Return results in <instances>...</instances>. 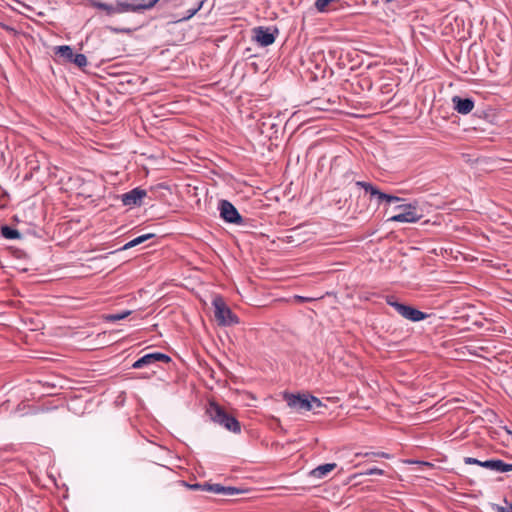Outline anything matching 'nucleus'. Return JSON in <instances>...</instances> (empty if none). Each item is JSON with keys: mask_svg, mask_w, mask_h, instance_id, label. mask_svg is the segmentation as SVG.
<instances>
[{"mask_svg": "<svg viewBox=\"0 0 512 512\" xmlns=\"http://www.w3.org/2000/svg\"><path fill=\"white\" fill-rule=\"evenodd\" d=\"M206 412L213 422L223 426L228 431L236 434L241 432L240 422L234 416L228 414L216 402L211 401Z\"/></svg>", "mask_w": 512, "mask_h": 512, "instance_id": "1", "label": "nucleus"}, {"mask_svg": "<svg viewBox=\"0 0 512 512\" xmlns=\"http://www.w3.org/2000/svg\"><path fill=\"white\" fill-rule=\"evenodd\" d=\"M159 0H142V2L137 4H130V3H119L116 6L108 5L106 3H97L96 6L102 10H105L109 15L115 14V13H123L127 11H139V10H145L150 9L154 7V5Z\"/></svg>", "mask_w": 512, "mask_h": 512, "instance_id": "2", "label": "nucleus"}, {"mask_svg": "<svg viewBox=\"0 0 512 512\" xmlns=\"http://www.w3.org/2000/svg\"><path fill=\"white\" fill-rule=\"evenodd\" d=\"M386 302L393 307L403 318L412 322H419L428 317V315L412 306L398 302L394 296H387Z\"/></svg>", "mask_w": 512, "mask_h": 512, "instance_id": "3", "label": "nucleus"}, {"mask_svg": "<svg viewBox=\"0 0 512 512\" xmlns=\"http://www.w3.org/2000/svg\"><path fill=\"white\" fill-rule=\"evenodd\" d=\"M213 306L215 308L214 316L219 324L232 325L238 322L237 317L232 313L222 298H215L213 300Z\"/></svg>", "mask_w": 512, "mask_h": 512, "instance_id": "4", "label": "nucleus"}, {"mask_svg": "<svg viewBox=\"0 0 512 512\" xmlns=\"http://www.w3.org/2000/svg\"><path fill=\"white\" fill-rule=\"evenodd\" d=\"M284 398L287 401L289 407L299 412L312 410L314 403L317 406L321 405L320 400L313 396L308 398L302 397L301 395L285 394Z\"/></svg>", "mask_w": 512, "mask_h": 512, "instance_id": "5", "label": "nucleus"}, {"mask_svg": "<svg viewBox=\"0 0 512 512\" xmlns=\"http://www.w3.org/2000/svg\"><path fill=\"white\" fill-rule=\"evenodd\" d=\"M464 463L468 465H478L483 468L495 471L498 473H505L512 471V464L506 463L500 459H490L486 461H480L473 457H465Z\"/></svg>", "mask_w": 512, "mask_h": 512, "instance_id": "6", "label": "nucleus"}, {"mask_svg": "<svg viewBox=\"0 0 512 512\" xmlns=\"http://www.w3.org/2000/svg\"><path fill=\"white\" fill-rule=\"evenodd\" d=\"M220 217L227 223L242 225L244 224L243 217L239 214L235 206L228 200H221L219 202Z\"/></svg>", "mask_w": 512, "mask_h": 512, "instance_id": "7", "label": "nucleus"}, {"mask_svg": "<svg viewBox=\"0 0 512 512\" xmlns=\"http://www.w3.org/2000/svg\"><path fill=\"white\" fill-rule=\"evenodd\" d=\"M253 39L262 47L269 46L275 42L278 34L277 28L258 26L253 30Z\"/></svg>", "mask_w": 512, "mask_h": 512, "instance_id": "8", "label": "nucleus"}, {"mask_svg": "<svg viewBox=\"0 0 512 512\" xmlns=\"http://www.w3.org/2000/svg\"><path fill=\"white\" fill-rule=\"evenodd\" d=\"M403 211L390 217L388 220L392 222L414 223L421 219L422 215L417 212L414 205L408 204L400 206Z\"/></svg>", "mask_w": 512, "mask_h": 512, "instance_id": "9", "label": "nucleus"}, {"mask_svg": "<svg viewBox=\"0 0 512 512\" xmlns=\"http://www.w3.org/2000/svg\"><path fill=\"white\" fill-rule=\"evenodd\" d=\"M156 362H165L169 363L171 362L170 356L167 354L161 353V352H153L146 354L139 358L137 361H135L132 365L134 369H140L149 365H152Z\"/></svg>", "mask_w": 512, "mask_h": 512, "instance_id": "10", "label": "nucleus"}, {"mask_svg": "<svg viewBox=\"0 0 512 512\" xmlns=\"http://www.w3.org/2000/svg\"><path fill=\"white\" fill-rule=\"evenodd\" d=\"M146 195V190L137 187L127 193H124L121 196V200L125 206H140Z\"/></svg>", "mask_w": 512, "mask_h": 512, "instance_id": "11", "label": "nucleus"}, {"mask_svg": "<svg viewBox=\"0 0 512 512\" xmlns=\"http://www.w3.org/2000/svg\"><path fill=\"white\" fill-rule=\"evenodd\" d=\"M203 490L207 492H211L214 494H220L225 496H233L242 493V490L232 487V486H223L221 484H203Z\"/></svg>", "mask_w": 512, "mask_h": 512, "instance_id": "12", "label": "nucleus"}, {"mask_svg": "<svg viewBox=\"0 0 512 512\" xmlns=\"http://www.w3.org/2000/svg\"><path fill=\"white\" fill-rule=\"evenodd\" d=\"M454 109L459 114H469L474 108V101L471 98H462L460 96H454L452 98Z\"/></svg>", "mask_w": 512, "mask_h": 512, "instance_id": "13", "label": "nucleus"}, {"mask_svg": "<svg viewBox=\"0 0 512 512\" xmlns=\"http://www.w3.org/2000/svg\"><path fill=\"white\" fill-rule=\"evenodd\" d=\"M339 0H316L315 9L320 13H327L338 8Z\"/></svg>", "mask_w": 512, "mask_h": 512, "instance_id": "14", "label": "nucleus"}, {"mask_svg": "<svg viewBox=\"0 0 512 512\" xmlns=\"http://www.w3.org/2000/svg\"><path fill=\"white\" fill-rule=\"evenodd\" d=\"M335 468H336L335 463H326L323 465H319L318 467L314 468L310 472V476L317 478V479H321V478H324L325 476H327V474L330 473L331 471H333Z\"/></svg>", "mask_w": 512, "mask_h": 512, "instance_id": "15", "label": "nucleus"}, {"mask_svg": "<svg viewBox=\"0 0 512 512\" xmlns=\"http://www.w3.org/2000/svg\"><path fill=\"white\" fill-rule=\"evenodd\" d=\"M155 235L152 234V233H148V234H144V235H141V236H138L134 239H132L131 241H129L128 243H126L123 247L124 250L126 249H130L132 247H135L137 245H140L144 242H146L147 240L153 238Z\"/></svg>", "mask_w": 512, "mask_h": 512, "instance_id": "16", "label": "nucleus"}, {"mask_svg": "<svg viewBox=\"0 0 512 512\" xmlns=\"http://www.w3.org/2000/svg\"><path fill=\"white\" fill-rule=\"evenodd\" d=\"M56 54L60 55L61 57L65 58L67 61L71 62L74 52L72 48L68 45L58 46L56 47Z\"/></svg>", "mask_w": 512, "mask_h": 512, "instance_id": "17", "label": "nucleus"}, {"mask_svg": "<svg viewBox=\"0 0 512 512\" xmlns=\"http://www.w3.org/2000/svg\"><path fill=\"white\" fill-rule=\"evenodd\" d=\"M1 233L3 235V237H5L6 239H18L20 238V233L18 230L14 229V228H11L7 225L3 226L1 228Z\"/></svg>", "mask_w": 512, "mask_h": 512, "instance_id": "18", "label": "nucleus"}, {"mask_svg": "<svg viewBox=\"0 0 512 512\" xmlns=\"http://www.w3.org/2000/svg\"><path fill=\"white\" fill-rule=\"evenodd\" d=\"M130 314H131V311H130V310H125V311L120 312V313L108 314V315H106L104 318H105V320H106V321H109V322H116V321H119V320L125 319V318H126V317H128Z\"/></svg>", "mask_w": 512, "mask_h": 512, "instance_id": "19", "label": "nucleus"}, {"mask_svg": "<svg viewBox=\"0 0 512 512\" xmlns=\"http://www.w3.org/2000/svg\"><path fill=\"white\" fill-rule=\"evenodd\" d=\"M71 63H74L79 68H83L87 65V58L84 54H75L74 53Z\"/></svg>", "mask_w": 512, "mask_h": 512, "instance_id": "20", "label": "nucleus"}, {"mask_svg": "<svg viewBox=\"0 0 512 512\" xmlns=\"http://www.w3.org/2000/svg\"><path fill=\"white\" fill-rule=\"evenodd\" d=\"M505 506L493 504L492 509L495 512H512V503H509L507 500H504Z\"/></svg>", "mask_w": 512, "mask_h": 512, "instance_id": "21", "label": "nucleus"}, {"mask_svg": "<svg viewBox=\"0 0 512 512\" xmlns=\"http://www.w3.org/2000/svg\"><path fill=\"white\" fill-rule=\"evenodd\" d=\"M203 3H204V0H200L197 4L196 7L192 8V9H189L187 11V15L184 16L182 19L183 20H188L190 19L191 17H193L203 6Z\"/></svg>", "mask_w": 512, "mask_h": 512, "instance_id": "22", "label": "nucleus"}, {"mask_svg": "<svg viewBox=\"0 0 512 512\" xmlns=\"http://www.w3.org/2000/svg\"><path fill=\"white\" fill-rule=\"evenodd\" d=\"M363 475H384L385 472L379 468H370L362 473Z\"/></svg>", "mask_w": 512, "mask_h": 512, "instance_id": "23", "label": "nucleus"}, {"mask_svg": "<svg viewBox=\"0 0 512 512\" xmlns=\"http://www.w3.org/2000/svg\"><path fill=\"white\" fill-rule=\"evenodd\" d=\"M356 185L358 187L363 188L365 190V192H367V193H369V191L372 190V188H373V185L371 183L364 182V181H357Z\"/></svg>", "mask_w": 512, "mask_h": 512, "instance_id": "24", "label": "nucleus"}, {"mask_svg": "<svg viewBox=\"0 0 512 512\" xmlns=\"http://www.w3.org/2000/svg\"><path fill=\"white\" fill-rule=\"evenodd\" d=\"M368 455H370V453H365L364 454V456H368ZM371 455L382 457V458H386V459H390L391 458V455L388 454V453H385V452L371 453Z\"/></svg>", "mask_w": 512, "mask_h": 512, "instance_id": "25", "label": "nucleus"}, {"mask_svg": "<svg viewBox=\"0 0 512 512\" xmlns=\"http://www.w3.org/2000/svg\"><path fill=\"white\" fill-rule=\"evenodd\" d=\"M294 298L297 302H311L316 299V298L303 297V296H299V295H296Z\"/></svg>", "mask_w": 512, "mask_h": 512, "instance_id": "26", "label": "nucleus"}, {"mask_svg": "<svg viewBox=\"0 0 512 512\" xmlns=\"http://www.w3.org/2000/svg\"><path fill=\"white\" fill-rule=\"evenodd\" d=\"M398 201H400L399 197L388 194L386 202L392 203V202H398Z\"/></svg>", "mask_w": 512, "mask_h": 512, "instance_id": "27", "label": "nucleus"}, {"mask_svg": "<svg viewBox=\"0 0 512 512\" xmlns=\"http://www.w3.org/2000/svg\"><path fill=\"white\" fill-rule=\"evenodd\" d=\"M387 197H388V194L383 193L381 191H380L379 195H377V199H378L379 203L382 201H386Z\"/></svg>", "mask_w": 512, "mask_h": 512, "instance_id": "28", "label": "nucleus"}, {"mask_svg": "<svg viewBox=\"0 0 512 512\" xmlns=\"http://www.w3.org/2000/svg\"><path fill=\"white\" fill-rule=\"evenodd\" d=\"M379 193H380V190L377 189L375 186H373L372 190L369 191V194L372 197H377V195H379Z\"/></svg>", "mask_w": 512, "mask_h": 512, "instance_id": "29", "label": "nucleus"}, {"mask_svg": "<svg viewBox=\"0 0 512 512\" xmlns=\"http://www.w3.org/2000/svg\"><path fill=\"white\" fill-rule=\"evenodd\" d=\"M190 487L192 489H201V490H203V485L202 484H194V485H191Z\"/></svg>", "mask_w": 512, "mask_h": 512, "instance_id": "30", "label": "nucleus"}, {"mask_svg": "<svg viewBox=\"0 0 512 512\" xmlns=\"http://www.w3.org/2000/svg\"><path fill=\"white\" fill-rule=\"evenodd\" d=\"M7 30L11 31V32H15V29L14 28H7Z\"/></svg>", "mask_w": 512, "mask_h": 512, "instance_id": "31", "label": "nucleus"}]
</instances>
